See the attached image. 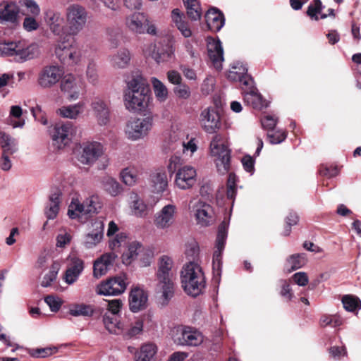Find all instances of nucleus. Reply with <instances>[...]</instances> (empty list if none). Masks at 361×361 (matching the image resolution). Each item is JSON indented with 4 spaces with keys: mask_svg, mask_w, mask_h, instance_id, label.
<instances>
[{
    "mask_svg": "<svg viewBox=\"0 0 361 361\" xmlns=\"http://www.w3.org/2000/svg\"><path fill=\"white\" fill-rule=\"evenodd\" d=\"M147 80L139 72L132 74L127 81L123 100L126 108L130 111H144L148 107L150 94Z\"/></svg>",
    "mask_w": 361,
    "mask_h": 361,
    "instance_id": "f257e3e1",
    "label": "nucleus"
},
{
    "mask_svg": "<svg viewBox=\"0 0 361 361\" xmlns=\"http://www.w3.org/2000/svg\"><path fill=\"white\" fill-rule=\"evenodd\" d=\"M172 267L171 257L164 255L159 258L156 272V291L161 294L163 305H167L174 295L175 274Z\"/></svg>",
    "mask_w": 361,
    "mask_h": 361,
    "instance_id": "f03ea898",
    "label": "nucleus"
},
{
    "mask_svg": "<svg viewBox=\"0 0 361 361\" xmlns=\"http://www.w3.org/2000/svg\"><path fill=\"white\" fill-rule=\"evenodd\" d=\"M184 290L193 297L200 294L205 287V278L201 267L194 262L185 264L180 272Z\"/></svg>",
    "mask_w": 361,
    "mask_h": 361,
    "instance_id": "7ed1b4c3",
    "label": "nucleus"
},
{
    "mask_svg": "<svg viewBox=\"0 0 361 361\" xmlns=\"http://www.w3.org/2000/svg\"><path fill=\"white\" fill-rule=\"evenodd\" d=\"M38 54L39 48L36 44L26 45L21 41L0 42V56L13 57L16 62H25Z\"/></svg>",
    "mask_w": 361,
    "mask_h": 361,
    "instance_id": "20e7f679",
    "label": "nucleus"
},
{
    "mask_svg": "<svg viewBox=\"0 0 361 361\" xmlns=\"http://www.w3.org/2000/svg\"><path fill=\"white\" fill-rule=\"evenodd\" d=\"M65 19L66 35L76 36L85 27L88 12L82 5L77 3L71 4L65 9Z\"/></svg>",
    "mask_w": 361,
    "mask_h": 361,
    "instance_id": "39448f33",
    "label": "nucleus"
},
{
    "mask_svg": "<svg viewBox=\"0 0 361 361\" xmlns=\"http://www.w3.org/2000/svg\"><path fill=\"white\" fill-rule=\"evenodd\" d=\"M102 203L97 195H92L81 204L73 199L68 210V215L72 219H78L81 222L85 221L92 215L97 214L102 209Z\"/></svg>",
    "mask_w": 361,
    "mask_h": 361,
    "instance_id": "423d86ee",
    "label": "nucleus"
},
{
    "mask_svg": "<svg viewBox=\"0 0 361 361\" xmlns=\"http://www.w3.org/2000/svg\"><path fill=\"white\" fill-rule=\"evenodd\" d=\"M212 156L216 157L215 163L218 172L224 175L230 169L231 150L223 142L222 137L216 135L210 143Z\"/></svg>",
    "mask_w": 361,
    "mask_h": 361,
    "instance_id": "0eeeda50",
    "label": "nucleus"
},
{
    "mask_svg": "<svg viewBox=\"0 0 361 361\" xmlns=\"http://www.w3.org/2000/svg\"><path fill=\"white\" fill-rule=\"evenodd\" d=\"M153 124L152 116L130 119L126 123L125 135L128 140L132 141L143 139L148 135Z\"/></svg>",
    "mask_w": 361,
    "mask_h": 361,
    "instance_id": "6e6552de",
    "label": "nucleus"
},
{
    "mask_svg": "<svg viewBox=\"0 0 361 361\" xmlns=\"http://www.w3.org/2000/svg\"><path fill=\"white\" fill-rule=\"evenodd\" d=\"M56 58L64 65L76 66L82 61V49L76 43L59 42L55 48Z\"/></svg>",
    "mask_w": 361,
    "mask_h": 361,
    "instance_id": "1a4fd4ad",
    "label": "nucleus"
},
{
    "mask_svg": "<svg viewBox=\"0 0 361 361\" xmlns=\"http://www.w3.org/2000/svg\"><path fill=\"white\" fill-rule=\"evenodd\" d=\"M63 69L59 65H47L38 73L37 84L42 89H51L61 79Z\"/></svg>",
    "mask_w": 361,
    "mask_h": 361,
    "instance_id": "9d476101",
    "label": "nucleus"
},
{
    "mask_svg": "<svg viewBox=\"0 0 361 361\" xmlns=\"http://www.w3.org/2000/svg\"><path fill=\"white\" fill-rule=\"evenodd\" d=\"M188 207L194 213L197 224L201 226H208L214 222L213 208L201 199L192 198L190 201Z\"/></svg>",
    "mask_w": 361,
    "mask_h": 361,
    "instance_id": "9b49d317",
    "label": "nucleus"
},
{
    "mask_svg": "<svg viewBox=\"0 0 361 361\" xmlns=\"http://www.w3.org/2000/svg\"><path fill=\"white\" fill-rule=\"evenodd\" d=\"M128 284L126 275L121 274L100 283L96 293L101 295H118L125 292Z\"/></svg>",
    "mask_w": 361,
    "mask_h": 361,
    "instance_id": "f8f14e48",
    "label": "nucleus"
},
{
    "mask_svg": "<svg viewBox=\"0 0 361 361\" xmlns=\"http://www.w3.org/2000/svg\"><path fill=\"white\" fill-rule=\"evenodd\" d=\"M227 237L226 225L224 222L219 226L218 234L216 240V248L213 254V277L216 282H219L221 275V254L225 247Z\"/></svg>",
    "mask_w": 361,
    "mask_h": 361,
    "instance_id": "ddd939ff",
    "label": "nucleus"
},
{
    "mask_svg": "<svg viewBox=\"0 0 361 361\" xmlns=\"http://www.w3.org/2000/svg\"><path fill=\"white\" fill-rule=\"evenodd\" d=\"M147 251L145 249L142 243L137 240H133L128 243V247L122 255L123 263L129 265L134 260L140 258L141 266L147 267L150 264L149 255L147 254Z\"/></svg>",
    "mask_w": 361,
    "mask_h": 361,
    "instance_id": "4468645a",
    "label": "nucleus"
},
{
    "mask_svg": "<svg viewBox=\"0 0 361 361\" xmlns=\"http://www.w3.org/2000/svg\"><path fill=\"white\" fill-rule=\"evenodd\" d=\"M60 80L61 90L67 94L69 99L75 100L79 98L80 92L85 87L80 77L70 73L62 76Z\"/></svg>",
    "mask_w": 361,
    "mask_h": 361,
    "instance_id": "2eb2a0df",
    "label": "nucleus"
},
{
    "mask_svg": "<svg viewBox=\"0 0 361 361\" xmlns=\"http://www.w3.org/2000/svg\"><path fill=\"white\" fill-rule=\"evenodd\" d=\"M197 172L191 166L179 167L175 177V185L180 190L191 188L196 183Z\"/></svg>",
    "mask_w": 361,
    "mask_h": 361,
    "instance_id": "dca6fc26",
    "label": "nucleus"
},
{
    "mask_svg": "<svg viewBox=\"0 0 361 361\" xmlns=\"http://www.w3.org/2000/svg\"><path fill=\"white\" fill-rule=\"evenodd\" d=\"M73 132V125L71 122L56 124L51 133L54 145L59 149L67 145L71 141Z\"/></svg>",
    "mask_w": 361,
    "mask_h": 361,
    "instance_id": "f3484780",
    "label": "nucleus"
},
{
    "mask_svg": "<svg viewBox=\"0 0 361 361\" xmlns=\"http://www.w3.org/2000/svg\"><path fill=\"white\" fill-rule=\"evenodd\" d=\"M44 20L51 33L56 36L66 34L64 18L59 11L47 9L44 13Z\"/></svg>",
    "mask_w": 361,
    "mask_h": 361,
    "instance_id": "a211bd4d",
    "label": "nucleus"
},
{
    "mask_svg": "<svg viewBox=\"0 0 361 361\" xmlns=\"http://www.w3.org/2000/svg\"><path fill=\"white\" fill-rule=\"evenodd\" d=\"M103 154V146L97 142H92L84 145L78 159L83 164H92Z\"/></svg>",
    "mask_w": 361,
    "mask_h": 361,
    "instance_id": "6ab92c4d",
    "label": "nucleus"
},
{
    "mask_svg": "<svg viewBox=\"0 0 361 361\" xmlns=\"http://www.w3.org/2000/svg\"><path fill=\"white\" fill-rule=\"evenodd\" d=\"M148 23L147 15L142 12H134L125 18L124 24L128 30L135 34H143Z\"/></svg>",
    "mask_w": 361,
    "mask_h": 361,
    "instance_id": "aec40b11",
    "label": "nucleus"
},
{
    "mask_svg": "<svg viewBox=\"0 0 361 361\" xmlns=\"http://www.w3.org/2000/svg\"><path fill=\"white\" fill-rule=\"evenodd\" d=\"M200 121L204 130L208 133H213L220 128V117L213 107L204 109L200 114Z\"/></svg>",
    "mask_w": 361,
    "mask_h": 361,
    "instance_id": "412c9836",
    "label": "nucleus"
},
{
    "mask_svg": "<svg viewBox=\"0 0 361 361\" xmlns=\"http://www.w3.org/2000/svg\"><path fill=\"white\" fill-rule=\"evenodd\" d=\"M69 265L63 275V280L68 285L73 284L84 270V261L76 256H69Z\"/></svg>",
    "mask_w": 361,
    "mask_h": 361,
    "instance_id": "4be33fe9",
    "label": "nucleus"
},
{
    "mask_svg": "<svg viewBox=\"0 0 361 361\" xmlns=\"http://www.w3.org/2000/svg\"><path fill=\"white\" fill-rule=\"evenodd\" d=\"M129 308L133 312H138L147 306L148 295L140 287H133L129 294Z\"/></svg>",
    "mask_w": 361,
    "mask_h": 361,
    "instance_id": "5701e85b",
    "label": "nucleus"
},
{
    "mask_svg": "<svg viewBox=\"0 0 361 361\" xmlns=\"http://www.w3.org/2000/svg\"><path fill=\"white\" fill-rule=\"evenodd\" d=\"M204 340L203 335L199 331L190 327L185 326L176 342L180 345L197 346L200 345Z\"/></svg>",
    "mask_w": 361,
    "mask_h": 361,
    "instance_id": "b1692460",
    "label": "nucleus"
},
{
    "mask_svg": "<svg viewBox=\"0 0 361 361\" xmlns=\"http://www.w3.org/2000/svg\"><path fill=\"white\" fill-rule=\"evenodd\" d=\"M91 109L99 126H106L110 121V111L107 103L102 99L95 97L92 99Z\"/></svg>",
    "mask_w": 361,
    "mask_h": 361,
    "instance_id": "393cba45",
    "label": "nucleus"
},
{
    "mask_svg": "<svg viewBox=\"0 0 361 361\" xmlns=\"http://www.w3.org/2000/svg\"><path fill=\"white\" fill-rule=\"evenodd\" d=\"M176 209V207L173 204L164 206L154 216V224L156 227L159 229H165L170 227L174 221Z\"/></svg>",
    "mask_w": 361,
    "mask_h": 361,
    "instance_id": "a878e982",
    "label": "nucleus"
},
{
    "mask_svg": "<svg viewBox=\"0 0 361 361\" xmlns=\"http://www.w3.org/2000/svg\"><path fill=\"white\" fill-rule=\"evenodd\" d=\"M152 57L158 63L169 61L174 54V49L168 43L159 42L151 44Z\"/></svg>",
    "mask_w": 361,
    "mask_h": 361,
    "instance_id": "bb28decb",
    "label": "nucleus"
},
{
    "mask_svg": "<svg viewBox=\"0 0 361 361\" xmlns=\"http://www.w3.org/2000/svg\"><path fill=\"white\" fill-rule=\"evenodd\" d=\"M117 255L114 252H107L97 259L93 265V276L98 279L105 275L113 265Z\"/></svg>",
    "mask_w": 361,
    "mask_h": 361,
    "instance_id": "cd10ccee",
    "label": "nucleus"
},
{
    "mask_svg": "<svg viewBox=\"0 0 361 361\" xmlns=\"http://www.w3.org/2000/svg\"><path fill=\"white\" fill-rule=\"evenodd\" d=\"M171 23L185 38L190 37L192 35V31L190 24L185 20L184 13L179 8H174L171 13Z\"/></svg>",
    "mask_w": 361,
    "mask_h": 361,
    "instance_id": "c85d7f7f",
    "label": "nucleus"
},
{
    "mask_svg": "<svg viewBox=\"0 0 361 361\" xmlns=\"http://www.w3.org/2000/svg\"><path fill=\"white\" fill-rule=\"evenodd\" d=\"M131 53L126 48H121L109 56L110 65L115 69H124L129 66Z\"/></svg>",
    "mask_w": 361,
    "mask_h": 361,
    "instance_id": "c756f323",
    "label": "nucleus"
},
{
    "mask_svg": "<svg viewBox=\"0 0 361 361\" xmlns=\"http://www.w3.org/2000/svg\"><path fill=\"white\" fill-rule=\"evenodd\" d=\"M92 231L85 236V246L90 249L100 243L104 235V224L101 221H96L92 224Z\"/></svg>",
    "mask_w": 361,
    "mask_h": 361,
    "instance_id": "7c9ffc66",
    "label": "nucleus"
},
{
    "mask_svg": "<svg viewBox=\"0 0 361 361\" xmlns=\"http://www.w3.org/2000/svg\"><path fill=\"white\" fill-rule=\"evenodd\" d=\"M208 56L213 66L217 70L222 68L224 61V51L221 43L219 40L209 42L207 45Z\"/></svg>",
    "mask_w": 361,
    "mask_h": 361,
    "instance_id": "2f4dec72",
    "label": "nucleus"
},
{
    "mask_svg": "<svg viewBox=\"0 0 361 361\" xmlns=\"http://www.w3.org/2000/svg\"><path fill=\"white\" fill-rule=\"evenodd\" d=\"M205 18L208 28L213 32H219L225 23L224 14L215 8L209 9L206 13Z\"/></svg>",
    "mask_w": 361,
    "mask_h": 361,
    "instance_id": "473e14b6",
    "label": "nucleus"
},
{
    "mask_svg": "<svg viewBox=\"0 0 361 361\" xmlns=\"http://www.w3.org/2000/svg\"><path fill=\"white\" fill-rule=\"evenodd\" d=\"M19 13L18 6L13 2L3 1L0 4V22H17Z\"/></svg>",
    "mask_w": 361,
    "mask_h": 361,
    "instance_id": "72a5a7b5",
    "label": "nucleus"
},
{
    "mask_svg": "<svg viewBox=\"0 0 361 361\" xmlns=\"http://www.w3.org/2000/svg\"><path fill=\"white\" fill-rule=\"evenodd\" d=\"M61 190L55 188L49 195V202L45 209V215L49 219L56 217L59 211Z\"/></svg>",
    "mask_w": 361,
    "mask_h": 361,
    "instance_id": "f704fd0d",
    "label": "nucleus"
},
{
    "mask_svg": "<svg viewBox=\"0 0 361 361\" xmlns=\"http://www.w3.org/2000/svg\"><path fill=\"white\" fill-rule=\"evenodd\" d=\"M85 103L79 102L75 104L63 106L58 109L56 113L63 118L76 119L78 116L83 111Z\"/></svg>",
    "mask_w": 361,
    "mask_h": 361,
    "instance_id": "c9c22d12",
    "label": "nucleus"
},
{
    "mask_svg": "<svg viewBox=\"0 0 361 361\" xmlns=\"http://www.w3.org/2000/svg\"><path fill=\"white\" fill-rule=\"evenodd\" d=\"M100 184L102 190L112 197L119 195L123 191L121 184L111 176H106L102 177Z\"/></svg>",
    "mask_w": 361,
    "mask_h": 361,
    "instance_id": "e433bc0d",
    "label": "nucleus"
},
{
    "mask_svg": "<svg viewBox=\"0 0 361 361\" xmlns=\"http://www.w3.org/2000/svg\"><path fill=\"white\" fill-rule=\"evenodd\" d=\"M151 183L154 192H164L168 186V178L166 172L164 170H156L151 175Z\"/></svg>",
    "mask_w": 361,
    "mask_h": 361,
    "instance_id": "4c0bfd02",
    "label": "nucleus"
},
{
    "mask_svg": "<svg viewBox=\"0 0 361 361\" xmlns=\"http://www.w3.org/2000/svg\"><path fill=\"white\" fill-rule=\"evenodd\" d=\"M103 322L106 329L111 334H119L124 331L116 315L105 313L103 316Z\"/></svg>",
    "mask_w": 361,
    "mask_h": 361,
    "instance_id": "58836bf2",
    "label": "nucleus"
},
{
    "mask_svg": "<svg viewBox=\"0 0 361 361\" xmlns=\"http://www.w3.org/2000/svg\"><path fill=\"white\" fill-rule=\"evenodd\" d=\"M244 101L256 109H262L267 106V103L262 99V95L254 90L245 94Z\"/></svg>",
    "mask_w": 361,
    "mask_h": 361,
    "instance_id": "ea45409f",
    "label": "nucleus"
},
{
    "mask_svg": "<svg viewBox=\"0 0 361 361\" xmlns=\"http://www.w3.org/2000/svg\"><path fill=\"white\" fill-rule=\"evenodd\" d=\"M94 311L93 307L90 305L75 303L70 305L68 312L73 317H91Z\"/></svg>",
    "mask_w": 361,
    "mask_h": 361,
    "instance_id": "a19ab883",
    "label": "nucleus"
},
{
    "mask_svg": "<svg viewBox=\"0 0 361 361\" xmlns=\"http://www.w3.org/2000/svg\"><path fill=\"white\" fill-rule=\"evenodd\" d=\"M156 353L157 348L154 344H145L136 353L134 361H152Z\"/></svg>",
    "mask_w": 361,
    "mask_h": 361,
    "instance_id": "79ce46f5",
    "label": "nucleus"
},
{
    "mask_svg": "<svg viewBox=\"0 0 361 361\" xmlns=\"http://www.w3.org/2000/svg\"><path fill=\"white\" fill-rule=\"evenodd\" d=\"M0 144L4 154H12L18 150L17 141L5 133H0Z\"/></svg>",
    "mask_w": 361,
    "mask_h": 361,
    "instance_id": "37998d69",
    "label": "nucleus"
},
{
    "mask_svg": "<svg viewBox=\"0 0 361 361\" xmlns=\"http://www.w3.org/2000/svg\"><path fill=\"white\" fill-rule=\"evenodd\" d=\"M131 198L133 199L131 209L134 215L138 217L146 216L149 212V207L136 194H134Z\"/></svg>",
    "mask_w": 361,
    "mask_h": 361,
    "instance_id": "c03bdc74",
    "label": "nucleus"
},
{
    "mask_svg": "<svg viewBox=\"0 0 361 361\" xmlns=\"http://www.w3.org/2000/svg\"><path fill=\"white\" fill-rule=\"evenodd\" d=\"M120 176L124 184L133 186L138 180V171L134 166H128L121 171Z\"/></svg>",
    "mask_w": 361,
    "mask_h": 361,
    "instance_id": "a18cd8bd",
    "label": "nucleus"
},
{
    "mask_svg": "<svg viewBox=\"0 0 361 361\" xmlns=\"http://www.w3.org/2000/svg\"><path fill=\"white\" fill-rule=\"evenodd\" d=\"M307 263V259L305 254H293L286 259V266L288 267V272L304 267Z\"/></svg>",
    "mask_w": 361,
    "mask_h": 361,
    "instance_id": "49530a36",
    "label": "nucleus"
},
{
    "mask_svg": "<svg viewBox=\"0 0 361 361\" xmlns=\"http://www.w3.org/2000/svg\"><path fill=\"white\" fill-rule=\"evenodd\" d=\"M186 7L187 15L192 20H198L201 18V8L197 0H183Z\"/></svg>",
    "mask_w": 361,
    "mask_h": 361,
    "instance_id": "de8ad7c7",
    "label": "nucleus"
},
{
    "mask_svg": "<svg viewBox=\"0 0 361 361\" xmlns=\"http://www.w3.org/2000/svg\"><path fill=\"white\" fill-rule=\"evenodd\" d=\"M61 263L59 261L53 262L49 271L42 278L41 286L49 287L56 279L59 271L61 269Z\"/></svg>",
    "mask_w": 361,
    "mask_h": 361,
    "instance_id": "09e8293b",
    "label": "nucleus"
},
{
    "mask_svg": "<svg viewBox=\"0 0 361 361\" xmlns=\"http://www.w3.org/2000/svg\"><path fill=\"white\" fill-rule=\"evenodd\" d=\"M152 84L157 100L160 102H165L168 98V89L165 85L156 78H152Z\"/></svg>",
    "mask_w": 361,
    "mask_h": 361,
    "instance_id": "8fccbe9b",
    "label": "nucleus"
},
{
    "mask_svg": "<svg viewBox=\"0 0 361 361\" xmlns=\"http://www.w3.org/2000/svg\"><path fill=\"white\" fill-rule=\"evenodd\" d=\"M128 243V235L126 233L121 232L109 240V245L112 251L118 250L123 245H126Z\"/></svg>",
    "mask_w": 361,
    "mask_h": 361,
    "instance_id": "3c124183",
    "label": "nucleus"
},
{
    "mask_svg": "<svg viewBox=\"0 0 361 361\" xmlns=\"http://www.w3.org/2000/svg\"><path fill=\"white\" fill-rule=\"evenodd\" d=\"M86 78L92 84H96L99 79L97 64L94 60H90L86 69Z\"/></svg>",
    "mask_w": 361,
    "mask_h": 361,
    "instance_id": "603ef678",
    "label": "nucleus"
},
{
    "mask_svg": "<svg viewBox=\"0 0 361 361\" xmlns=\"http://www.w3.org/2000/svg\"><path fill=\"white\" fill-rule=\"evenodd\" d=\"M237 177L235 173H230L227 180V190L226 196L227 198L231 200L235 199L237 188H236Z\"/></svg>",
    "mask_w": 361,
    "mask_h": 361,
    "instance_id": "864d4df0",
    "label": "nucleus"
},
{
    "mask_svg": "<svg viewBox=\"0 0 361 361\" xmlns=\"http://www.w3.org/2000/svg\"><path fill=\"white\" fill-rule=\"evenodd\" d=\"M19 4L21 7H24L27 13L32 16H38L40 13V8L34 0H20Z\"/></svg>",
    "mask_w": 361,
    "mask_h": 361,
    "instance_id": "5fc2aeb1",
    "label": "nucleus"
},
{
    "mask_svg": "<svg viewBox=\"0 0 361 361\" xmlns=\"http://www.w3.org/2000/svg\"><path fill=\"white\" fill-rule=\"evenodd\" d=\"M342 302L347 311L353 312L359 307L360 301L356 297L347 295L343 297Z\"/></svg>",
    "mask_w": 361,
    "mask_h": 361,
    "instance_id": "6e6d98bb",
    "label": "nucleus"
},
{
    "mask_svg": "<svg viewBox=\"0 0 361 361\" xmlns=\"http://www.w3.org/2000/svg\"><path fill=\"white\" fill-rule=\"evenodd\" d=\"M143 329V322L141 319H137L132 323L129 329L125 332V336L130 338L142 332Z\"/></svg>",
    "mask_w": 361,
    "mask_h": 361,
    "instance_id": "4d7b16f0",
    "label": "nucleus"
},
{
    "mask_svg": "<svg viewBox=\"0 0 361 361\" xmlns=\"http://www.w3.org/2000/svg\"><path fill=\"white\" fill-rule=\"evenodd\" d=\"M232 69L228 73V78L233 81H238L243 76V74L247 72V68L244 66H240V67L234 66Z\"/></svg>",
    "mask_w": 361,
    "mask_h": 361,
    "instance_id": "13d9d810",
    "label": "nucleus"
},
{
    "mask_svg": "<svg viewBox=\"0 0 361 361\" xmlns=\"http://www.w3.org/2000/svg\"><path fill=\"white\" fill-rule=\"evenodd\" d=\"M200 249L197 243H190L186 248L185 255L189 262H194L198 259Z\"/></svg>",
    "mask_w": 361,
    "mask_h": 361,
    "instance_id": "bf43d9fd",
    "label": "nucleus"
},
{
    "mask_svg": "<svg viewBox=\"0 0 361 361\" xmlns=\"http://www.w3.org/2000/svg\"><path fill=\"white\" fill-rule=\"evenodd\" d=\"M57 351L56 348H37L32 349L30 351V355L33 357H47L51 355L53 353Z\"/></svg>",
    "mask_w": 361,
    "mask_h": 361,
    "instance_id": "052dcab7",
    "label": "nucleus"
},
{
    "mask_svg": "<svg viewBox=\"0 0 361 361\" xmlns=\"http://www.w3.org/2000/svg\"><path fill=\"white\" fill-rule=\"evenodd\" d=\"M269 141L272 145L279 144L286 138V132L284 130H276L267 133Z\"/></svg>",
    "mask_w": 361,
    "mask_h": 361,
    "instance_id": "680f3d73",
    "label": "nucleus"
},
{
    "mask_svg": "<svg viewBox=\"0 0 361 361\" xmlns=\"http://www.w3.org/2000/svg\"><path fill=\"white\" fill-rule=\"evenodd\" d=\"M123 306V302L121 299H114L107 301V310L110 315H116L120 312Z\"/></svg>",
    "mask_w": 361,
    "mask_h": 361,
    "instance_id": "e2e57ef3",
    "label": "nucleus"
},
{
    "mask_svg": "<svg viewBox=\"0 0 361 361\" xmlns=\"http://www.w3.org/2000/svg\"><path fill=\"white\" fill-rule=\"evenodd\" d=\"M175 94L181 99H187L190 97L191 92L188 85L185 84H180L176 86L174 90Z\"/></svg>",
    "mask_w": 361,
    "mask_h": 361,
    "instance_id": "0e129e2a",
    "label": "nucleus"
},
{
    "mask_svg": "<svg viewBox=\"0 0 361 361\" xmlns=\"http://www.w3.org/2000/svg\"><path fill=\"white\" fill-rule=\"evenodd\" d=\"M34 17L27 16L24 18L23 26L27 32L35 31L39 28V25Z\"/></svg>",
    "mask_w": 361,
    "mask_h": 361,
    "instance_id": "69168bd1",
    "label": "nucleus"
},
{
    "mask_svg": "<svg viewBox=\"0 0 361 361\" xmlns=\"http://www.w3.org/2000/svg\"><path fill=\"white\" fill-rule=\"evenodd\" d=\"M45 302L50 307L52 312H57L61 305V302L59 298L52 295H48L44 299Z\"/></svg>",
    "mask_w": 361,
    "mask_h": 361,
    "instance_id": "338daca9",
    "label": "nucleus"
},
{
    "mask_svg": "<svg viewBox=\"0 0 361 361\" xmlns=\"http://www.w3.org/2000/svg\"><path fill=\"white\" fill-rule=\"evenodd\" d=\"M181 164V159L179 157L172 156L167 165V169L170 175L173 174L176 171L177 172L178 167Z\"/></svg>",
    "mask_w": 361,
    "mask_h": 361,
    "instance_id": "774afa93",
    "label": "nucleus"
}]
</instances>
